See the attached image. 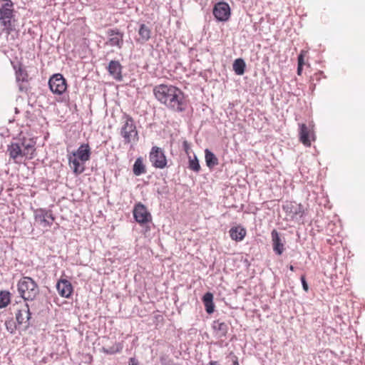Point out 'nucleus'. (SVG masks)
Listing matches in <instances>:
<instances>
[{
	"label": "nucleus",
	"instance_id": "6ab92c4d",
	"mask_svg": "<svg viewBox=\"0 0 365 365\" xmlns=\"http://www.w3.org/2000/svg\"><path fill=\"white\" fill-rule=\"evenodd\" d=\"M230 235L233 240L241 241L245 237L247 231L245 228L242 227V226H235L230 228Z\"/></svg>",
	"mask_w": 365,
	"mask_h": 365
},
{
	"label": "nucleus",
	"instance_id": "c85d7f7f",
	"mask_svg": "<svg viewBox=\"0 0 365 365\" xmlns=\"http://www.w3.org/2000/svg\"><path fill=\"white\" fill-rule=\"evenodd\" d=\"M189 160H188V168L193 171L199 172L201 169V166L199 164L198 158L197 157L194 155V158H192L191 156H188Z\"/></svg>",
	"mask_w": 365,
	"mask_h": 365
},
{
	"label": "nucleus",
	"instance_id": "7c9ffc66",
	"mask_svg": "<svg viewBox=\"0 0 365 365\" xmlns=\"http://www.w3.org/2000/svg\"><path fill=\"white\" fill-rule=\"evenodd\" d=\"M214 329L218 331L220 335H226L227 331V326L225 322H220V321H215L214 322Z\"/></svg>",
	"mask_w": 365,
	"mask_h": 365
},
{
	"label": "nucleus",
	"instance_id": "a878e982",
	"mask_svg": "<svg viewBox=\"0 0 365 365\" xmlns=\"http://www.w3.org/2000/svg\"><path fill=\"white\" fill-rule=\"evenodd\" d=\"M307 51L306 50H301L298 56H297V73L299 76H301L303 72V66L305 64L304 63V57L306 56Z\"/></svg>",
	"mask_w": 365,
	"mask_h": 365
},
{
	"label": "nucleus",
	"instance_id": "b1692460",
	"mask_svg": "<svg viewBox=\"0 0 365 365\" xmlns=\"http://www.w3.org/2000/svg\"><path fill=\"white\" fill-rule=\"evenodd\" d=\"M246 68V63L242 58H237L233 63V70L238 76L244 74Z\"/></svg>",
	"mask_w": 365,
	"mask_h": 365
},
{
	"label": "nucleus",
	"instance_id": "6e6552de",
	"mask_svg": "<svg viewBox=\"0 0 365 365\" xmlns=\"http://www.w3.org/2000/svg\"><path fill=\"white\" fill-rule=\"evenodd\" d=\"M138 224L142 227V233L148 236L151 225H153V218L146 207L140 202H138Z\"/></svg>",
	"mask_w": 365,
	"mask_h": 365
},
{
	"label": "nucleus",
	"instance_id": "9b49d317",
	"mask_svg": "<svg viewBox=\"0 0 365 365\" xmlns=\"http://www.w3.org/2000/svg\"><path fill=\"white\" fill-rule=\"evenodd\" d=\"M299 140L306 147H311L312 141L316 140V135L313 126H308L306 123L299 125Z\"/></svg>",
	"mask_w": 365,
	"mask_h": 365
},
{
	"label": "nucleus",
	"instance_id": "ea45409f",
	"mask_svg": "<svg viewBox=\"0 0 365 365\" xmlns=\"http://www.w3.org/2000/svg\"><path fill=\"white\" fill-rule=\"evenodd\" d=\"M208 365H219L217 361H211L209 362Z\"/></svg>",
	"mask_w": 365,
	"mask_h": 365
},
{
	"label": "nucleus",
	"instance_id": "79ce46f5",
	"mask_svg": "<svg viewBox=\"0 0 365 365\" xmlns=\"http://www.w3.org/2000/svg\"><path fill=\"white\" fill-rule=\"evenodd\" d=\"M133 278H134L135 281H136V280H137V274H134Z\"/></svg>",
	"mask_w": 365,
	"mask_h": 365
},
{
	"label": "nucleus",
	"instance_id": "e433bc0d",
	"mask_svg": "<svg viewBox=\"0 0 365 365\" xmlns=\"http://www.w3.org/2000/svg\"><path fill=\"white\" fill-rule=\"evenodd\" d=\"M132 212H133V220L135 222H137V218H138V216H137V202L133 205Z\"/></svg>",
	"mask_w": 365,
	"mask_h": 365
},
{
	"label": "nucleus",
	"instance_id": "dca6fc26",
	"mask_svg": "<svg viewBox=\"0 0 365 365\" xmlns=\"http://www.w3.org/2000/svg\"><path fill=\"white\" fill-rule=\"evenodd\" d=\"M56 289L62 297L70 298L73 292V286L67 279H60L56 284Z\"/></svg>",
	"mask_w": 365,
	"mask_h": 365
},
{
	"label": "nucleus",
	"instance_id": "1a4fd4ad",
	"mask_svg": "<svg viewBox=\"0 0 365 365\" xmlns=\"http://www.w3.org/2000/svg\"><path fill=\"white\" fill-rule=\"evenodd\" d=\"M48 86L53 93L61 95L67 88L66 80L62 74L55 73L50 77Z\"/></svg>",
	"mask_w": 365,
	"mask_h": 365
},
{
	"label": "nucleus",
	"instance_id": "4468645a",
	"mask_svg": "<svg viewBox=\"0 0 365 365\" xmlns=\"http://www.w3.org/2000/svg\"><path fill=\"white\" fill-rule=\"evenodd\" d=\"M287 216L290 219H294L297 217H302L304 215V210L301 204H297L295 202H287L283 205Z\"/></svg>",
	"mask_w": 365,
	"mask_h": 365
},
{
	"label": "nucleus",
	"instance_id": "a19ab883",
	"mask_svg": "<svg viewBox=\"0 0 365 365\" xmlns=\"http://www.w3.org/2000/svg\"><path fill=\"white\" fill-rule=\"evenodd\" d=\"M289 268L290 271H294V266H293V265H290V266L289 267Z\"/></svg>",
	"mask_w": 365,
	"mask_h": 365
},
{
	"label": "nucleus",
	"instance_id": "f704fd0d",
	"mask_svg": "<svg viewBox=\"0 0 365 365\" xmlns=\"http://www.w3.org/2000/svg\"><path fill=\"white\" fill-rule=\"evenodd\" d=\"M182 147H183V149H184L185 152L186 153V154L189 155L190 150H191V147H190L189 142H187V140H183Z\"/></svg>",
	"mask_w": 365,
	"mask_h": 365
},
{
	"label": "nucleus",
	"instance_id": "f3484780",
	"mask_svg": "<svg viewBox=\"0 0 365 365\" xmlns=\"http://www.w3.org/2000/svg\"><path fill=\"white\" fill-rule=\"evenodd\" d=\"M121 70L122 66L119 61L114 60L110 61L108 66V71L110 75L115 79L120 80L122 78Z\"/></svg>",
	"mask_w": 365,
	"mask_h": 365
},
{
	"label": "nucleus",
	"instance_id": "aec40b11",
	"mask_svg": "<svg viewBox=\"0 0 365 365\" xmlns=\"http://www.w3.org/2000/svg\"><path fill=\"white\" fill-rule=\"evenodd\" d=\"M7 152L9 156L12 159H16L18 157H24L22 153V148L20 143H11V145H8Z\"/></svg>",
	"mask_w": 365,
	"mask_h": 365
},
{
	"label": "nucleus",
	"instance_id": "a211bd4d",
	"mask_svg": "<svg viewBox=\"0 0 365 365\" xmlns=\"http://www.w3.org/2000/svg\"><path fill=\"white\" fill-rule=\"evenodd\" d=\"M272 235V240L273 242V249L274 252L277 255H282L283 251L284 250V245L281 241V237L277 232V230H274L271 232Z\"/></svg>",
	"mask_w": 365,
	"mask_h": 365
},
{
	"label": "nucleus",
	"instance_id": "4be33fe9",
	"mask_svg": "<svg viewBox=\"0 0 365 365\" xmlns=\"http://www.w3.org/2000/svg\"><path fill=\"white\" fill-rule=\"evenodd\" d=\"M20 145L22 148V153L24 156H27L29 153H31L34 150L35 142L32 139H29L27 142L24 138L20 139Z\"/></svg>",
	"mask_w": 365,
	"mask_h": 365
},
{
	"label": "nucleus",
	"instance_id": "c756f323",
	"mask_svg": "<svg viewBox=\"0 0 365 365\" xmlns=\"http://www.w3.org/2000/svg\"><path fill=\"white\" fill-rule=\"evenodd\" d=\"M150 30L145 25L140 26V28L138 31V34L140 36L142 41H148L150 38Z\"/></svg>",
	"mask_w": 365,
	"mask_h": 365
},
{
	"label": "nucleus",
	"instance_id": "37998d69",
	"mask_svg": "<svg viewBox=\"0 0 365 365\" xmlns=\"http://www.w3.org/2000/svg\"><path fill=\"white\" fill-rule=\"evenodd\" d=\"M175 365H180V364H176Z\"/></svg>",
	"mask_w": 365,
	"mask_h": 365
},
{
	"label": "nucleus",
	"instance_id": "72a5a7b5",
	"mask_svg": "<svg viewBox=\"0 0 365 365\" xmlns=\"http://www.w3.org/2000/svg\"><path fill=\"white\" fill-rule=\"evenodd\" d=\"M146 172V167L144 165L142 160L140 158H138V175L145 173Z\"/></svg>",
	"mask_w": 365,
	"mask_h": 365
},
{
	"label": "nucleus",
	"instance_id": "c9c22d12",
	"mask_svg": "<svg viewBox=\"0 0 365 365\" xmlns=\"http://www.w3.org/2000/svg\"><path fill=\"white\" fill-rule=\"evenodd\" d=\"M301 281H302V288L305 291H308L309 290V285L306 281V277L304 275H302V277H301Z\"/></svg>",
	"mask_w": 365,
	"mask_h": 365
},
{
	"label": "nucleus",
	"instance_id": "cd10ccee",
	"mask_svg": "<svg viewBox=\"0 0 365 365\" xmlns=\"http://www.w3.org/2000/svg\"><path fill=\"white\" fill-rule=\"evenodd\" d=\"M5 326L6 330L11 334H15L18 327H19L17 322H15L13 317H10L6 320Z\"/></svg>",
	"mask_w": 365,
	"mask_h": 365
},
{
	"label": "nucleus",
	"instance_id": "423d86ee",
	"mask_svg": "<svg viewBox=\"0 0 365 365\" xmlns=\"http://www.w3.org/2000/svg\"><path fill=\"white\" fill-rule=\"evenodd\" d=\"M17 290L25 301H34L39 293L37 283L30 277H23L19 279Z\"/></svg>",
	"mask_w": 365,
	"mask_h": 365
},
{
	"label": "nucleus",
	"instance_id": "0eeeda50",
	"mask_svg": "<svg viewBox=\"0 0 365 365\" xmlns=\"http://www.w3.org/2000/svg\"><path fill=\"white\" fill-rule=\"evenodd\" d=\"M152 165L158 169H164L168 166V158L163 149L158 146L152 147L149 154Z\"/></svg>",
	"mask_w": 365,
	"mask_h": 365
},
{
	"label": "nucleus",
	"instance_id": "4c0bfd02",
	"mask_svg": "<svg viewBox=\"0 0 365 365\" xmlns=\"http://www.w3.org/2000/svg\"><path fill=\"white\" fill-rule=\"evenodd\" d=\"M128 365H137V361L135 357H130L129 359Z\"/></svg>",
	"mask_w": 365,
	"mask_h": 365
},
{
	"label": "nucleus",
	"instance_id": "20e7f679",
	"mask_svg": "<svg viewBox=\"0 0 365 365\" xmlns=\"http://www.w3.org/2000/svg\"><path fill=\"white\" fill-rule=\"evenodd\" d=\"M14 4L11 0H1L0 5V24L7 34L15 30L13 22L15 21Z\"/></svg>",
	"mask_w": 365,
	"mask_h": 365
},
{
	"label": "nucleus",
	"instance_id": "58836bf2",
	"mask_svg": "<svg viewBox=\"0 0 365 365\" xmlns=\"http://www.w3.org/2000/svg\"><path fill=\"white\" fill-rule=\"evenodd\" d=\"M137 170H138L137 159H135V160L134 161L133 165V172L134 175H137Z\"/></svg>",
	"mask_w": 365,
	"mask_h": 365
},
{
	"label": "nucleus",
	"instance_id": "5701e85b",
	"mask_svg": "<svg viewBox=\"0 0 365 365\" xmlns=\"http://www.w3.org/2000/svg\"><path fill=\"white\" fill-rule=\"evenodd\" d=\"M205 162L207 166L209 168L215 167L219 163L216 155L212 153V152L210 151L208 149L205 150Z\"/></svg>",
	"mask_w": 365,
	"mask_h": 365
},
{
	"label": "nucleus",
	"instance_id": "ddd939ff",
	"mask_svg": "<svg viewBox=\"0 0 365 365\" xmlns=\"http://www.w3.org/2000/svg\"><path fill=\"white\" fill-rule=\"evenodd\" d=\"M16 321L19 326H23L24 330H27L33 326L31 312L29 311V307L25 305V308L17 310L15 314Z\"/></svg>",
	"mask_w": 365,
	"mask_h": 365
},
{
	"label": "nucleus",
	"instance_id": "f257e3e1",
	"mask_svg": "<svg viewBox=\"0 0 365 365\" xmlns=\"http://www.w3.org/2000/svg\"><path fill=\"white\" fill-rule=\"evenodd\" d=\"M153 93L160 103L174 111L181 112L185 108L184 93L175 86L157 85L153 88Z\"/></svg>",
	"mask_w": 365,
	"mask_h": 365
},
{
	"label": "nucleus",
	"instance_id": "393cba45",
	"mask_svg": "<svg viewBox=\"0 0 365 365\" xmlns=\"http://www.w3.org/2000/svg\"><path fill=\"white\" fill-rule=\"evenodd\" d=\"M11 293L6 290L0 291V309L6 307L11 302Z\"/></svg>",
	"mask_w": 365,
	"mask_h": 365
},
{
	"label": "nucleus",
	"instance_id": "2eb2a0df",
	"mask_svg": "<svg viewBox=\"0 0 365 365\" xmlns=\"http://www.w3.org/2000/svg\"><path fill=\"white\" fill-rule=\"evenodd\" d=\"M108 40L106 44L110 46H118L120 48L123 43V34L118 29H110L107 31Z\"/></svg>",
	"mask_w": 365,
	"mask_h": 365
},
{
	"label": "nucleus",
	"instance_id": "7ed1b4c3",
	"mask_svg": "<svg viewBox=\"0 0 365 365\" xmlns=\"http://www.w3.org/2000/svg\"><path fill=\"white\" fill-rule=\"evenodd\" d=\"M12 67L15 71L16 83L18 87L19 92L26 93L28 96V103L30 104L31 96L32 95L31 81V77L26 69L22 63L18 62L14 63L11 62Z\"/></svg>",
	"mask_w": 365,
	"mask_h": 365
},
{
	"label": "nucleus",
	"instance_id": "39448f33",
	"mask_svg": "<svg viewBox=\"0 0 365 365\" xmlns=\"http://www.w3.org/2000/svg\"><path fill=\"white\" fill-rule=\"evenodd\" d=\"M120 135L123 138L124 144L130 143V147L128 155L130 160H133L135 158V148L133 143H135V138L137 137V128L135 121L132 118H127L125 123L121 128Z\"/></svg>",
	"mask_w": 365,
	"mask_h": 365
},
{
	"label": "nucleus",
	"instance_id": "2f4dec72",
	"mask_svg": "<svg viewBox=\"0 0 365 365\" xmlns=\"http://www.w3.org/2000/svg\"><path fill=\"white\" fill-rule=\"evenodd\" d=\"M30 304L26 303L25 305H28L29 307V311L32 309L33 311H41L40 305H42V301L40 299H37L36 297L34 301H29Z\"/></svg>",
	"mask_w": 365,
	"mask_h": 365
},
{
	"label": "nucleus",
	"instance_id": "f03ea898",
	"mask_svg": "<svg viewBox=\"0 0 365 365\" xmlns=\"http://www.w3.org/2000/svg\"><path fill=\"white\" fill-rule=\"evenodd\" d=\"M91 155V151L88 143L81 144L76 150L68 155V163L73 165V172L76 175L83 173L85 170L84 166L79 161L84 163L90 160Z\"/></svg>",
	"mask_w": 365,
	"mask_h": 365
},
{
	"label": "nucleus",
	"instance_id": "9d476101",
	"mask_svg": "<svg viewBox=\"0 0 365 365\" xmlns=\"http://www.w3.org/2000/svg\"><path fill=\"white\" fill-rule=\"evenodd\" d=\"M213 15L219 21H227L231 16V7L225 1L217 2L213 8Z\"/></svg>",
	"mask_w": 365,
	"mask_h": 365
},
{
	"label": "nucleus",
	"instance_id": "473e14b6",
	"mask_svg": "<svg viewBox=\"0 0 365 365\" xmlns=\"http://www.w3.org/2000/svg\"><path fill=\"white\" fill-rule=\"evenodd\" d=\"M227 359L231 362L230 365H240L238 358L234 352H230L227 356Z\"/></svg>",
	"mask_w": 365,
	"mask_h": 365
},
{
	"label": "nucleus",
	"instance_id": "412c9836",
	"mask_svg": "<svg viewBox=\"0 0 365 365\" xmlns=\"http://www.w3.org/2000/svg\"><path fill=\"white\" fill-rule=\"evenodd\" d=\"M214 295L212 292H206L202 297V302L207 314H212L215 312V304L213 302Z\"/></svg>",
	"mask_w": 365,
	"mask_h": 365
},
{
	"label": "nucleus",
	"instance_id": "f8f14e48",
	"mask_svg": "<svg viewBox=\"0 0 365 365\" xmlns=\"http://www.w3.org/2000/svg\"><path fill=\"white\" fill-rule=\"evenodd\" d=\"M34 219L42 227H48L53 225L55 217L51 211L40 208L34 211Z\"/></svg>",
	"mask_w": 365,
	"mask_h": 365
},
{
	"label": "nucleus",
	"instance_id": "bb28decb",
	"mask_svg": "<svg viewBox=\"0 0 365 365\" xmlns=\"http://www.w3.org/2000/svg\"><path fill=\"white\" fill-rule=\"evenodd\" d=\"M122 348L123 347L120 344L118 343L110 346L102 347L101 351L106 354H114L120 352L122 350Z\"/></svg>",
	"mask_w": 365,
	"mask_h": 365
}]
</instances>
